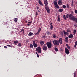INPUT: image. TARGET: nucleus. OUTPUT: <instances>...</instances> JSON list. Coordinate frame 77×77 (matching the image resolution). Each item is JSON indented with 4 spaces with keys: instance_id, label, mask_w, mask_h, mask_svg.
<instances>
[{
    "instance_id": "nucleus-1",
    "label": "nucleus",
    "mask_w": 77,
    "mask_h": 77,
    "mask_svg": "<svg viewBox=\"0 0 77 77\" xmlns=\"http://www.w3.org/2000/svg\"><path fill=\"white\" fill-rule=\"evenodd\" d=\"M52 42L54 45H55V46H57V45H59V41L57 40L54 39Z\"/></svg>"
},
{
    "instance_id": "nucleus-2",
    "label": "nucleus",
    "mask_w": 77,
    "mask_h": 77,
    "mask_svg": "<svg viewBox=\"0 0 77 77\" xmlns=\"http://www.w3.org/2000/svg\"><path fill=\"white\" fill-rule=\"evenodd\" d=\"M46 45L48 48L50 49L51 48V47H52V44L49 42H48L46 43Z\"/></svg>"
},
{
    "instance_id": "nucleus-3",
    "label": "nucleus",
    "mask_w": 77,
    "mask_h": 77,
    "mask_svg": "<svg viewBox=\"0 0 77 77\" xmlns=\"http://www.w3.org/2000/svg\"><path fill=\"white\" fill-rule=\"evenodd\" d=\"M36 50L38 53H41V47L39 46L38 47L36 48Z\"/></svg>"
},
{
    "instance_id": "nucleus-4",
    "label": "nucleus",
    "mask_w": 77,
    "mask_h": 77,
    "mask_svg": "<svg viewBox=\"0 0 77 77\" xmlns=\"http://www.w3.org/2000/svg\"><path fill=\"white\" fill-rule=\"evenodd\" d=\"M42 49L44 51H46L47 50V46L46 44H45L43 45L42 47Z\"/></svg>"
},
{
    "instance_id": "nucleus-5",
    "label": "nucleus",
    "mask_w": 77,
    "mask_h": 77,
    "mask_svg": "<svg viewBox=\"0 0 77 77\" xmlns=\"http://www.w3.org/2000/svg\"><path fill=\"white\" fill-rule=\"evenodd\" d=\"M72 21H75V22H76V23H77V18H75V17L73 16L71 19H70Z\"/></svg>"
},
{
    "instance_id": "nucleus-6",
    "label": "nucleus",
    "mask_w": 77,
    "mask_h": 77,
    "mask_svg": "<svg viewBox=\"0 0 77 77\" xmlns=\"http://www.w3.org/2000/svg\"><path fill=\"white\" fill-rule=\"evenodd\" d=\"M45 9L47 11V12L48 13V14H50V8H49V7H45Z\"/></svg>"
},
{
    "instance_id": "nucleus-7",
    "label": "nucleus",
    "mask_w": 77,
    "mask_h": 77,
    "mask_svg": "<svg viewBox=\"0 0 77 77\" xmlns=\"http://www.w3.org/2000/svg\"><path fill=\"white\" fill-rule=\"evenodd\" d=\"M44 4L46 7H48V1H44Z\"/></svg>"
},
{
    "instance_id": "nucleus-8",
    "label": "nucleus",
    "mask_w": 77,
    "mask_h": 77,
    "mask_svg": "<svg viewBox=\"0 0 77 77\" xmlns=\"http://www.w3.org/2000/svg\"><path fill=\"white\" fill-rule=\"evenodd\" d=\"M65 52L66 54H69V50L67 48H65Z\"/></svg>"
},
{
    "instance_id": "nucleus-9",
    "label": "nucleus",
    "mask_w": 77,
    "mask_h": 77,
    "mask_svg": "<svg viewBox=\"0 0 77 77\" xmlns=\"http://www.w3.org/2000/svg\"><path fill=\"white\" fill-rule=\"evenodd\" d=\"M58 3L59 5L61 6L62 5V2L61 0H59L58 1Z\"/></svg>"
},
{
    "instance_id": "nucleus-10",
    "label": "nucleus",
    "mask_w": 77,
    "mask_h": 77,
    "mask_svg": "<svg viewBox=\"0 0 77 77\" xmlns=\"http://www.w3.org/2000/svg\"><path fill=\"white\" fill-rule=\"evenodd\" d=\"M59 42L60 44H62V38H60L59 40Z\"/></svg>"
},
{
    "instance_id": "nucleus-11",
    "label": "nucleus",
    "mask_w": 77,
    "mask_h": 77,
    "mask_svg": "<svg viewBox=\"0 0 77 77\" xmlns=\"http://www.w3.org/2000/svg\"><path fill=\"white\" fill-rule=\"evenodd\" d=\"M68 37L69 38H74V35L72 34H70V35H68Z\"/></svg>"
},
{
    "instance_id": "nucleus-12",
    "label": "nucleus",
    "mask_w": 77,
    "mask_h": 77,
    "mask_svg": "<svg viewBox=\"0 0 77 77\" xmlns=\"http://www.w3.org/2000/svg\"><path fill=\"white\" fill-rule=\"evenodd\" d=\"M38 0L39 4L41 6H43V4H42V3L41 2V0H37V1H38Z\"/></svg>"
},
{
    "instance_id": "nucleus-13",
    "label": "nucleus",
    "mask_w": 77,
    "mask_h": 77,
    "mask_svg": "<svg viewBox=\"0 0 77 77\" xmlns=\"http://www.w3.org/2000/svg\"><path fill=\"white\" fill-rule=\"evenodd\" d=\"M63 32L64 35H69V33H68V32H66L65 30H63Z\"/></svg>"
},
{
    "instance_id": "nucleus-14",
    "label": "nucleus",
    "mask_w": 77,
    "mask_h": 77,
    "mask_svg": "<svg viewBox=\"0 0 77 77\" xmlns=\"http://www.w3.org/2000/svg\"><path fill=\"white\" fill-rule=\"evenodd\" d=\"M53 23H50V25H51V26H50V29L51 30H52L53 29Z\"/></svg>"
},
{
    "instance_id": "nucleus-15",
    "label": "nucleus",
    "mask_w": 77,
    "mask_h": 77,
    "mask_svg": "<svg viewBox=\"0 0 77 77\" xmlns=\"http://www.w3.org/2000/svg\"><path fill=\"white\" fill-rule=\"evenodd\" d=\"M68 37H65V41L67 43L68 42Z\"/></svg>"
},
{
    "instance_id": "nucleus-16",
    "label": "nucleus",
    "mask_w": 77,
    "mask_h": 77,
    "mask_svg": "<svg viewBox=\"0 0 77 77\" xmlns=\"http://www.w3.org/2000/svg\"><path fill=\"white\" fill-rule=\"evenodd\" d=\"M73 16V15H72V14H69V18L70 20H71V18H72V17Z\"/></svg>"
},
{
    "instance_id": "nucleus-17",
    "label": "nucleus",
    "mask_w": 77,
    "mask_h": 77,
    "mask_svg": "<svg viewBox=\"0 0 77 77\" xmlns=\"http://www.w3.org/2000/svg\"><path fill=\"white\" fill-rule=\"evenodd\" d=\"M33 33H32V32H30L29 33V34H28L29 36H32V35H33Z\"/></svg>"
},
{
    "instance_id": "nucleus-18",
    "label": "nucleus",
    "mask_w": 77,
    "mask_h": 77,
    "mask_svg": "<svg viewBox=\"0 0 77 77\" xmlns=\"http://www.w3.org/2000/svg\"><path fill=\"white\" fill-rule=\"evenodd\" d=\"M67 32L68 33H69V32H71V29H70V28H68L67 30Z\"/></svg>"
},
{
    "instance_id": "nucleus-19",
    "label": "nucleus",
    "mask_w": 77,
    "mask_h": 77,
    "mask_svg": "<svg viewBox=\"0 0 77 77\" xmlns=\"http://www.w3.org/2000/svg\"><path fill=\"white\" fill-rule=\"evenodd\" d=\"M40 43L41 45H43L44 44V42L43 41H40Z\"/></svg>"
},
{
    "instance_id": "nucleus-20",
    "label": "nucleus",
    "mask_w": 77,
    "mask_h": 77,
    "mask_svg": "<svg viewBox=\"0 0 77 77\" xmlns=\"http://www.w3.org/2000/svg\"><path fill=\"white\" fill-rule=\"evenodd\" d=\"M54 5H57V2L56 1H54Z\"/></svg>"
},
{
    "instance_id": "nucleus-21",
    "label": "nucleus",
    "mask_w": 77,
    "mask_h": 77,
    "mask_svg": "<svg viewBox=\"0 0 77 77\" xmlns=\"http://www.w3.org/2000/svg\"><path fill=\"white\" fill-rule=\"evenodd\" d=\"M55 6L56 8H57V9H59V7L58 4H57L56 5H55Z\"/></svg>"
},
{
    "instance_id": "nucleus-22",
    "label": "nucleus",
    "mask_w": 77,
    "mask_h": 77,
    "mask_svg": "<svg viewBox=\"0 0 77 77\" xmlns=\"http://www.w3.org/2000/svg\"><path fill=\"white\" fill-rule=\"evenodd\" d=\"M57 21H59V22H60V17H59V16H58Z\"/></svg>"
},
{
    "instance_id": "nucleus-23",
    "label": "nucleus",
    "mask_w": 77,
    "mask_h": 77,
    "mask_svg": "<svg viewBox=\"0 0 77 77\" xmlns=\"http://www.w3.org/2000/svg\"><path fill=\"white\" fill-rule=\"evenodd\" d=\"M33 45L35 48H36V47H37L38 46V45H37L36 44H35Z\"/></svg>"
},
{
    "instance_id": "nucleus-24",
    "label": "nucleus",
    "mask_w": 77,
    "mask_h": 77,
    "mask_svg": "<svg viewBox=\"0 0 77 77\" xmlns=\"http://www.w3.org/2000/svg\"><path fill=\"white\" fill-rule=\"evenodd\" d=\"M55 51H58V49L56 47H55L54 48Z\"/></svg>"
},
{
    "instance_id": "nucleus-25",
    "label": "nucleus",
    "mask_w": 77,
    "mask_h": 77,
    "mask_svg": "<svg viewBox=\"0 0 77 77\" xmlns=\"http://www.w3.org/2000/svg\"><path fill=\"white\" fill-rule=\"evenodd\" d=\"M58 11L60 12H62L63 11V10L61 9H59L58 10Z\"/></svg>"
},
{
    "instance_id": "nucleus-26",
    "label": "nucleus",
    "mask_w": 77,
    "mask_h": 77,
    "mask_svg": "<svg viewBox=\"0 0 77 77\" xmlns=\"http://www.w3.org/2000/svg\"><path fill=\"white\" fill-rule=\"evenodd\" d=\"M30 47L31 48H32L33 47V45H32V44H30Z\"/></svg>"
},
{
    "instance_id": "nucleus-27",
    "label": "nucleus",
    "mask_w": 77,
    "mask_h": 77,
    "mask_svg": "<svg viewBox=\"0 0 77 77\" xmlns=\"http://www.w3.org/2000/svg\"><path fill=\"white\" fill-rule=\"evenodd\" d=\"M74 0H72V4L71 5V6H74Z\"/></svg>"
},
{
    "instance_id": "nucleus-28",
    "label": "nucleus",
    "mask_w": 77,
    "mask_h": 77,
    "mask_svg": "<svg viewBox=\"0 0 77 77\" xmlns=\"http://www.w3.org/2000/svg\"><path fill=\"white\" fill-rule=\"evenodd\" d=\"M14 21L15 22H17V21H18V19L17 18H15L14 19Z\"/></svg>"
},
{
    "instance_id": "nucleus-29",
    "label": "nucleus",
    "mask_w": 77,
    "mask_h": 77,
    "mask_svg": "<svg viewBox=\"0 0 77 77\" xmlns=\"http://www.w3.org/2000/svg\"><path fill=\"white\" fill-rule=\"evenodd\" d=\"M63 18H64V19L65 20H66V16L65 15H63Z\"/></svg>"
},
{
    "instance_id": "nucleus-30",
    "label": "nucleus",
    "mask_w": 77,
    "mask_h": 77,
    "mask_svg": "<svg viewBox=\"0 0 77 77\" xmlns=\"http://www.w3.org/2000/svg\"><path fill=\"white\" fill-rule=\"evenodd\" d=\"M19 42L18 41H17V40H16V41H14V44H17Z\"/></svg>"
},
{
    "instance_id": "nucleus-31",
    "label": "nucleus",
    "mask_w": 77,
    "mask_h": 77,
    "mask_svg": "<svg viewBox=\"0 0 77 77\" xmlns=\"http://www.w3.org/2000/svg\"><path fill=\"white\" fill-rule=\"evenodd\" d=\"M76 30L75 29L73 31V35H75V33H76Z\"/></svg>"
},
{
    "instance_id": "nucleus-32",
    "label": "nucleus",
    "mask_w": 77,
    "mask_h": 77,
    "mask_svg": "<svg viewBox=\"0 0 77 77\" xmlns=\"http://www.w3.org/2000/svg\"><path fill=\"white\" fill-rule=\"evenodd\" d=\"M39 32L38 31L37 33H35V35H39Z\"/></svg>"
},
{
    "instance_id": "nucleus-33",
    "label": "nucleus",
    "mask_w": 77,
    "mask_h": 77,
    "mask_svg": "<svg viewBox=\"0 0 77 77\" xmlns=\"http://www.w3.org/2000/svg\"><path fill=\"white\" fill-rule=\"evenodd\" d=\"M51 32H50L49 31H48L46 33H47V35H50V33Z\"/></svg>"
},
{
    "instance_id": "nucleus-34",
    "label": "nucleus",
    "mask_w": 77,
    "mask_h": 77,
    "mask_svg": "<svg viewBox=\"0 0 77 77\" xmlns=\"http://www.w3.org/2000/svg\"><path fill=\"white\" fill-rule=\"evenodd\" d=\"M69 14H67L66 15V18H68L69 17Z\"/></svg>"
},
{
    "instance_id": "nucleus-35",
    "label": "nucleus",
    "mask_w": 77,
    "mask_h": 77,
    "mask_svg": "<svg viewBox=\"0 0 77 77\" xmlns=\"http://www.w3.org/2000/svg\"><path fill=\"white\" fill-rule=\"evenodd\" d=\"M17 46H18V47H21V43H19Z\"/></svg>"
},
{
    "instance_id": "nucleus-36",
    "label": "nucleus",
    "mask_w": 77,
    "mask_h": 77,
    "mask_svg": "<svg viewBox=\"0 0 77 77\" xmlns=\"http://www.w3.org/2000/svg\"><path fill=\"white\" fill-rule=\"evenodd\" d=\"M63 8H64V9L66 8V6H65V5H63Z\"/></svg>"
},
{
    "instance_id": "nucleus-37",
    "label": "nucleus",
    "mask_w": 77,
    "mask_h": 77,
    "mask_svg": "<svg viewBox=\"0 0 77 77\" xmlns=\"http://www.w3.org/2000/svg\"><path fill=\"white\" fill-rule=\"evenodd\" d=\"M46 37L45 36V35H44L43 36H42V38H44V39H45V38H46Z\"/></svg>"
},
{
    "instance_id": "nucleus-38",
    "label": "nucleus",
    "mask_w": 77,
    "mask_h": 77,
    "mask_svg": "<svg viewBox=\"0 0 77 77\" xmlns=\"http://www.w3.org/2000/svg\"><path fill=\"white\" fill-rule=\"evenodd\" d=\"M61 35L62 36H63V32H61Z\"/></svg>"
},
{
    "instance_id": "nucleus-39",
    "label": "nucleus",
    "mask_w": 77,
    "mask_h": 77,
    "mask_svg": "<svg viewBox=\"0 0 77 77\" xmlns=\"http://www.w3.org/2000/svg\"><path fill=\"white\" fill-rule=\"evenodd\" d=\"M24 32V29H22L21 30L20 32Z\"/></svg>"
},
{
    "instance_id": "nucleus-40",
    "label": "nucleus",
    "mask_w": 77,
    "mask_h": 77,
    "mask_svg": "<svg viewBox=\"0 0 77 77\" xmlns=\"http://www.w3.org/2000/svg\"><path fill=\"white\" fill-rule=\"evenodd\" d=\"M53 37V38H56V35L54 34Z\"/></svg>"
},
{
    "instance_id": "nucleus-41",
    "label": "nucleus",
    "mask_w": 77,
    "mask_h": 77,
    "mask_svg": "<svg viewBox=\"0 0 77 77\" xmlns=\"http://www.w3.org/2000/svg\"><path fill=\"white\" fill-rule=\"evenodd\" d=\"M67 47L69 50H70V47L69 46H67Z\"/></svg>"
},
{
    "instance_id": "nucleus-42",
    "label": "nucleus",
    "mask_w": 77,
    "mask_h": 77,
    "mask_svg": "<svg viewBox=\"0 0 77 77\" xmlns=\"http://www.w3.org/2000/svg\"><path fill=\"white\" fill-rule=\"evenodd\" d=\"M35 41H33V45H34V44H35Z\"/></svg>"
},
{
    "instance_id": "nucleus-43",
    "label": "nucleus",
    "mask_w": 77,
    "mask_h": 77,
    "mask_svg": "<svg viewBox=\"0 0 77 77\" xmlns=\"http://www.w3.org/2000/svg\"><path fill=\"white\" fill-rule=\"evenodd\" d=\"M66 8H69V5L68 4H67L66 5Z\"/></svg>"
},
{
    "instance_id": "nucleus-44",
    "label": "nucleus",
    "mask_w": 77,
    "mask_h": 77,
    "mask_svg": "<svg viewBox=\"0 0 77 77\" xmlns=\"http://www.w3.org/2000/svg\"><path fill=\"white\" fill-rule=\"evenodd\" d=\"M41 28H39L38 30V32H41Z\"/></svg>"
},
{
    "instance_id": "nucleus-45",
    "label": "nucleus",
    "mask_w": 77,
    "mask_h": 77,
    "mask_svg": "<svg viewBox=\"0 0 77 77\" xmlns=\"http://www.w3.org/2000/svg\"><path fill=\"white\" fill-rule=\"evenodd\" d=\"M7 46L8 47H12V46L9 45H7Z\"/></svg>"
},
{
    "instance_id": "nucleus-46",
    "label": "nucleus",
    "mask_w": 77,
    "mask_h": 77,
    "mask_svg": "<svg viewBox=\"0 0 77 77\" xmlns=\"http://www.w3.org/2000/svg\"><path fill=\"white\" fill-rule=\"evenodd\" d=\"M74 26H75V27H77V24H74Z\"/></svg>"
},
{
    "instance_id": "nucleus-47",
    "label": "nucleus",
    "mask_w": 77,
    "mask_h": 77,
    "mask_svg": "<svg viewBox=\"0 0 77 77\" xmlns=\"http://www.w3.org/2000/svg\"><path fill=\"white\" fill-rule=\"evenodd\" d=\"M75 14H77V10H75Z\"/></svg>"
},
{
    "instance_id": "nucleus-48",
    "label": "nucleus",
    "mask_w": 77,
    "mask_h": 77,
    "mask_svg": "<svg viewBox=\"0 0 77 77\" xmlns=\"http://www.w3.org/2000/svg\"><path fill=\"white\" fill-rule=\"evenodd\" d=\"M77 44H75V45H74V47L75 48H76V46H77Z\"/></svg>"
},
{
    "instance_id": "nucleus-49",
    "label": "nucleus",
    "mask_w": 77,
    "mask_h": 77,
    "mask_svg": "<svg viewBox=\"0 0 77 77\" xmlns=\"http://www.w3.org/2000/svg\"><path fill=\"white\" fill-rule=\"evenodd\" d=\"M74 76H76V74H75V72L74 73Z\"/></svg>"
},
{
    "instance_id": "nucleus-50",
    "label": "nucleus",
    "mask_w": 77,
    "mask_h": 77,
    "mask_svg": "<svg viewBox=\"0 0 77 77\" xmlns=\"http://www.w3.org/2000/svg\"><path fill=\"white\" fill-rule=\"evenodd\" d=\"M35 15H38V12L37 11L36 12Z\"/></svg>"
},
{
    "instance_id": "nucleus-51",
    "label": "nucleus",
    "mask_w": 77,
    "mask_h": 77,
    "mask_svg": "<svg viewBox=\"0 0 77 77\" xmlns=\"http://www.w3.org/2000/svg\"><path fill=\"white\" fill-rule=\"evenodd\" d=\"M4 48H8V47H7L6 46H4Z\"/></svg>"
},
{
    "instance_id": "nucleus-52",
    "label": "nucleus",
    "mask_w": 77,
    "mask_h": 77,
    "mask_svg": "<svg viewBox=\"0 0 77 77\" xmlns=\"http://www.w3.org/2000/svg\"><path fill=\"white\" fill-rule=\"evenodd\" d=\"M37 57H39V55H38V54H37Z\"/></svg>"
},
{
    "instance_id": "nucleus-53",
    "label": "nucleus",
    "mask_w": 77,
    "mask_h": 77,
    "mask_svg": "<svg viewBox=\"0 0 77 77\" xmlns=\"http://www.w3.org/2000/svg\"><path fill=\"white\" fill-rule=\"evenodd\" d=\"M36 8H37L38 10L39 9V7H36Z\"/></svg>"
},
{
    "instance_id": "nucleus-54",
    "label": "nucleus",
    "mask_w": 77,
    "mask_h": 77,
    "mask_svg": "<svg viewBox=\"0 0 77 77\" xmlns=\"http://www.w3.org/2000/svg\"><path fill=\"white\" fill-rule=\"evenodd\" d=\"M66 47H67L68 46H69V45H68V44H66Z\"/></svg>"
},
{
    "instance_id": "nucleus-55",
    "label": "nucleus",
    "mask_w": 77,
    "mask_h": 77,
    "mask_svg": "<svg viewBox=\"0 0 77 77\" xmlns=\"http://www.w3.org/2000/svg\"><path fill=\"white\" fill-rule=\"evenodd\" d=\"M38 12H40V11H39V10H38Z\"/></svg>"
},
{
    "instance_id": "nucleus-56",
    "label": "nucleus",
    "mask_w": 77,
    "mask_h": 77,
    "mask_svg": "<svg viewBox=\"0 0 77 77\" xmlns=\"http://www.w3.org/2000/svg\"><path fill=\"white\" fill-rule=\"evenodd\" d=\"M30 23H31V22H28V23H29V24H30Z\"/></svg>"
},
{
    "instance_id": "nucleus-57",
    "label": "nucleus",
    "mask_w": 77,
    "mask_h": 77,
    "mask_svg": "<svg viewBox=\"0 0 77 77\" xmlns=\"http://www.w3.org/2000/svg\"><path fill=\"white\" fill-rule=\"evenodd\" d=\"M27 26H30V24H28Z\"/></svg>"
},
{
    "instance_id": "nucleus-58",
    "label": "nucleus",
    "mask_w": 77,
    "mask_h": 77,
    "mask_svg": "<svg viewBox=\"0 0 77 77\" xmlns=\"http://www.w3.org/2000/svg\"><path fill=\"white\" fill-rule=\"evenodd\" d=\"M35 54H38V53H37V52H36Z\"/></svg>"
},
{
    "instance_id": "nucleus-59",
    "label": "nucleus",
    "mask_w": 77,
    "mask_h": 77,
    "mask_svg": "<svg viewBox=\"0 0 77 77\" xmlns=\"http://www.w3.org/2000/svg\"><path fill=\"white\" fill-rule=\"evenodd\" d=\"M74 77H76V76H74Z\"/></svg>"
},
{
    "instance_id": "nucleus-60",
    "label": "nucleus",
    "mask_w": 77,
    "mask_h": 77,
    "mask_svg": "<svg viewBox=\"0 0 77 77\" xmlns=\"http://www.w3.org/2000/svg\"><path fill=\"white\" fill-rule=\"evenodd\" d=\"M45 1H47V0H44Z\"/></svg>"
},
{
    "instance_id": "nucleus-61",
    "label": "nucleus",
    "mask_w": 77,
    "mask_h": 77,
    "mask_svg": "<svg viewBox=\"0 0 77 77\" xmlns=\"http://www.w3.org/2000/svg\"><path fill=\"white\" fill-rule=\"evenodd\" d=\"M50 42V43H51V42Z\"/></svg>"
},
{
    "instance_id": "nucleus-62",
    "label": "nucleus",
    "mask_w": 77,
    "mask_h": 77,
    "mask_svg": "<svg viewBox=\"0 0 77 77\" xmlns=\"http://www.w3.org/2000/svg\"><path fill=\"white\" fill-rule=\"evenodd\" d=\"M72 13H73V12L72 11Z\"/></svg>"
},
{
    "instance_id": "nucleus-63",
    "label": "nucleus",
    "mask_w": 77,
    "mask_h": 77,
    "mask_svg": "<svg viewBox=\"0 0 77 77\" xmlns=\"http://www.w3.org/2000/svg\"><path fill=\"white\" fill-rule=\"evenodd\" d=\"M26 22H27V20H26Z\"/></svg>"
},
{
    "instance_id": "nucleus-64",
    "label": "nucleus",
    "mask_w": 77,
    "mask_h": 77,
    "mask_svg": "<svg viewBox=\"0 0 77 77\" xmlns=\"http://www.w3.org/2000/svg\"><path fill=\"white\" fill-rule=\"evenodd\" d=\"M76 4L77 5V3H76Z\"/></svg>"
}]
</instances>
